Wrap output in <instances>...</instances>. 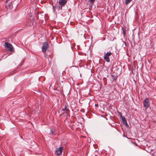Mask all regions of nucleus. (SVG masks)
Here are the masks:
<instances>
[{"label":"nucleus","instance_id":"18","mask_svg":"<svg viewBox=\"0 0 156 156\" xmlns=\"http://www.w3.org/2000/svg\"><path fill=\"white\" fill-rule=\"evenodd\" d=\"M124 43H125V44L126 45V43L125 42Z\"/></svg>","mask_w":156,"mask_h":156},{"label":"nucleus","instance_id":"11","mask_svg":"<svg viewBox=\"0 0 156 156\" xmlns=\"http://www.w3.org/2000/svg\"><path fill=\"white\" fill-rule=\"evenodd\" d=\"M118 113L121 119L122 118V117H123V116L122 115V114L121 112H119Z\"/></svg>","mask_w":156,"mask_h":156},{"label":"nucleus","instance_id":"10","mask_svg":"<svg viewBox=\"0 0 156 156\" xmlns=\"http://www.w3.org/2000/svg\"><path fill=\"white\" fill-rule=\"evenodd\" d=\"M132 0H125V3L126 5L128 4Z\"/></svg>","mask_w":156,"mask_h":156},{"label":"nucleus","instance_id":"3","mask_svg":"<svg viewBox=\"0 0 156 156\" xmlns=\"http://www.w3.org/2000/svg\"><path fill=\"white\" fill-rule=\"evenodd\" d=\"M112 54V53L111 51H109L105 55L104 58L107 62H110L109 57Z\"/></svg>","mask_w":156,"mask_h":156},{"label":"nucleus","instance_id":"17","mask_svg":"<svg viewBox=\"0 0 156 156\" xmlns=\"http://www.w3.org/2000/svg\"><path fill=\"white\" fill-rule=\"evenodd\" d=\"M39 14L38 15V17L39 16Z\"/></svg>","mask_w":156,"mask_h":156},{"label":"nucleus","instance_id":"6","mask_svg":"<svg viewBox=\"0 0 156 156\" xmlns=\"http://www.w3.org/2000/svg\"><path fill=\"white\" fill-rule=\"evenodd\" d=\"M67 0H59V3L62 6H63L66 3Z\"/></svg>","mask_w":156,"mask_h":156},{"label":"nucleus","instance_id":"20","mask_svg":"<svg viewBox=\"0 0 156 156\" xmlns=\"http://www.w3.org/2000/svg\"><path fill=\"white\" fill-rule=\"evenodd\" d=\"M95 106H97L96 104H95Z\"/></svg>","mask_w":156,"mask_h":156},{"label":"nucleus","instance_id":"12","mask_svg":"<svg viewBox=\"0 0 156 156\" xmlns=\"http://www.w3.org/2000/svg\"><path fill=\"white\" fill-rule=\"evenodd\" d=\"M50 134L51 135H53L54 134V131L52 130L51 129L50 132Z\"/></svg>","mask_w":156,"mask_h":156},{"label":"nucleus","instance_id":"9","mask_svg":"<svg viewBox=\"0 0 156 156\" xmlns=\"http://www.w3.org/2000/svg\"><path fill=\"white\" fill-rule=\"evenodd\" d=\"M68 105H65V108H63L62 110L63 111H68L69 110L67 108V106Z\"/></svg>","mask_w":156,"mask_h":156},{"label":"nucleus","instance_id":"8","mask_svg":"<svg viewBox=\"0 0 156 156\" xmlns=\"http://www.w3.org/2000/svg\"><path fill=\"white\" fill-rule=\"evenodd\" d=\"M121 120H122L123 123L124 125H125L126 126H128L126 120L124 116L122 117V118H121Z\"/></svg>","mask_w":156,"mask_h":156},{"label":"nucleus","instance_id":"4","mask_svg":"<svg viewBox=\"0 0 156 156\" xmlns=\"http://www.w3.org/2000/svg\"><path fill=\"white\" fill-rule=\"evenodd\" d=\"M48 47V44L47 42H44L42 47V51L44 52H45Z\"/></svg>","mask_w":156,"mask_h":156},{"label":"nucleus","instance_id":"19","mask_svg":"<svg viewBox=\"0 0 156 156\" xmlns=\"http://www.w3.org/2000/svg\"><path fill=\"white\" fill-rule=\"evenodd\" d=\"M95 106H97L96 104H95Z\"/></svg>","mask_w":156,"mask_h":156},{"label":"nucleus","instance_id":"13","mask_svg":"<svg viewBox=\"0 0 156 156\" xmlns=\"http://www.w3.org/2000/svg\"><path fill=\"white\" fill-rule=\"evenodd\" d=\"M122 30L123 34H124V35H125L126 34V32L125 31V29L123 28H122Z\"/></svg>","mask_w":156,"mask_h":156},{"label":"nucleus","instance_id":"7","mask_svg":"<svg viewBox=\"0 0 156 156\" xmlns=\"http://www.w3.org/2000/svg\"><path fill=\"white\" fill-rule=\"evenodd\" d=\"M62 147H60L58 148V150H57L56 152L57 154L58 155H60L61 154L62 152Z\"/></svg>","mask_w":156,"mask_h":156},{"label":"nucleus","instance_id":"5","mask_svg":"<svg viewBox=\"0 0 156 156\" xmlns=\"http://www.w3.org/2000/svg\"><path fill=\"white\" fill-rule=\"evenodd\" d=\"M5 7L7 9H10L12 7V5L9 2V1H7L6 2Z\"/></svg>","mask_w":156,"mask_h":156},{"label":"nucleus","instance_id":"2","mask_svg":"<svg viewBox=\"0 0 156 156\" xmlns=\"http://www.w3.org/2000/svg\"><path fill=\"white\" fill-rule=\"evenodd\" d=\"M5 49L8 51H12L13 48L12 45L7 42H5Z\"/></svg>","mask_w":156,"mask_h":156},{"label":"nucleus","instance_id":"1","mask_svg":"<svg viewBox=\"0 0 156 156\" xmlns=\"http://www.w3.org/2000/svg\"><path fill=\"white\" fill-rule=\"evenodd\" d=\"M143 104L145 110H146L150 105V102L148 98H146L144 100Z\"/></svg>","mask_w":156,"mask_h":156},{"label":"nucleus","instance_id":"15","mask_svg":"<svg viewBox=\"0 0 156 156\" xmlns=\"http://www.w3.org/2000/svg\"><path fill=\"white\" fill-rule=\"evenodd\" d=\"M53 12H54L55 10V8L54 7L53 5Z\"/></svg>","mask_w":156,"mask_h":156},{"label":"nucleus","instance_id":"14","mask_svg":"<svg viewBox=\"0 0 156 156\" xmlns=\"http://www.w3.org/2000/svg\"><path fill=\"white\" fill-rule=\"evenodd\" d=\"M89 0V1L90 2L93 3V2H94L95 0Z\"/></svg>","mask_w":156,"mask_h":156},{"label":"nucleus","instance_id":"16","mask_svg":"<svg viewBox=\"0 0 156 156\" xmlns=\"http://www.w3.org/2000/svg\"><path fill=\"white\" fill-rule=\"evenodd\" d=\"M61 8H62V7H61V8H60L61 9Z\"/></svg>","mask_w":156,"mask_h":156}]
</instances>
